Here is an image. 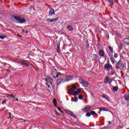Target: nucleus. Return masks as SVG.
Masks as SVG:
<instances>
[{"mask_svg":"<svg viewBox=\"0 0 129 129\" xmlns=\"http://www.w3.org/2000/svg\"><path fill=\"white\" fill-rule=\"evenodd\" d=\"M78 87H79V84H78V83L71 85L68 88V93L70 94V95L74 96L80 94V93H81L82 88H79L77 89Z\"/></svg>","mask_w":129,"mask_h":129,"instance_id":"f257e3e1","label":"nucleus"},{"mask_svg":"<svg viewBox=\"0 0 129 129\" xmlns=\"http://www.w3.org/2000/svg\"><path fill=\"white\" fill-rule=\"evenodd\" d=\"M72 79H73V77H72V76H68L64 77H61L57 80V85H59L61 82H62V83H65V82L71 81Z\"/></svg>","mask_w":129,"mask_h":129,"instance_id":"f03ea898","label":"nucleus"},{"mask_svg":"<svg viewBox=\"0 0 129 129\" xmlns=\"http://www.w3.org/2000/svg\"><path fill=\"white\" fill-rule=\"evenodd\" d=\"M13 21L15 23H20V24H24L26 23V21L25 18L19 16H14L13 17Z\"/></svg>","mask_w":129,"mask_h":129,"instance_id":"7ed1b4c3","label":"nucleus"},{"mask_svg":"<svg viewBox=\"0 0 129 129\" xmlns=\"http://www.w3.org/2000/svg\"><path fill=\"white\" fill-rule=\"evenodd\" d=\"M79 81L80 84L82 85V86L84 87H88L89 84L87 81H86L85 80L83 79V78H80L79 79Z\"/></svg>","mask_w":129,"mask_h":129,"instance_id":"20e7f679","label":"nucleus"},{"mask_svg":"<svg viewBox=\"0 0 129 129\" xmlns=\"http://www.w3.org/2000/svg\"><path fill=\"white\" fill-rule=\"evenodd\" d=\"M51 75L54 79H56V78H58L60 75H61V74H59L57 73V70L56 69H54L52 70V72L51 73Z\"/></svg>","mask_w":129,"mask_h":129,"instance_id":"39448f33","label":"nucleus"},{"mask_svg":"<svg viewBox=\"0 0 129 129\" xmlns=\"http://www.w3.org/2000/svg\"><path fill=\"white\" fill-rule=\"evenodd\" d=\"M104 69L107 71H110L112 70V66L110 65L109 63H106L104 66Z\"/></svg>","mask_w":129,"mask_h":129,"instance_id":"423d86ee","label":"nucleus"},{"mask_svg":"<svg viewBox=\"0 0 129 129\" xmlns=\"http://www.w3.org/2000/svg\"><path fill=\"white\" fill-rule=\"evenodd\" d=\"M91 110V106L90 105H87L84 109H83V111L84 112H87Z\"/></svg>","mask_w":129,"mask_h":129,"instance_id":"0eeeda50","label":"nucleus"},{"mask_svg":"<svg viewBox=\"0 0 129 129\" xmlns=\"http://www.w3.org/2000/svg\"><path fill=\"white\" fill-rule=\"evenodd\" d=\"M66 111L68 114H70L71 116H73V117H74V118H76V115L75 114H74V113H73L72 111H69L68 110H66Z\"/></svg>","mask_w":129,"mask_h":129,"instance_id":"6e6552de","label":"nucleus"},{"mask_svg":"<svg viewBox=\"0 0 129 129\" xmlns=\"http://www.w3.org/2000/svg\"><path fill=\"white\" fill-rule=\"evenodd\" d=\"M104 83H111V79L108 78V77H106L104 79Z\"/></svg>","mask_w":129,"mask_h":129,"instance_id":"1a4fd4ad","label":"nucleus"},{"mask_svg":"<svg viewBox=\"0 0 129 129\" xmlns=\"http://www.w3.org/2000/svg\"><path fill=\"white\" fill-rule=\"evenodd\" d=\"M58 18L53 19H50L49 18H47V21L49 22V23H54V22H56V21H58Z\"/></svg>","mask_w":129,"mask_h":129,"instance_id":"9d476101","label":"nucleus"},{"mask_svg":"<svg viewBox=\"0 0 129 129\" xmlns=\"http://www.w3.org/2000/svg\"><path fill=\"white\" fill-rule=\"evenodd\" d=\"M19 62L20 64H22V65H25V66H30V62H26V60L24 61H20Z\"/></svg>","mask_w":129,"mask_h":129,"instance_id":"9b49d317","label":"nucleus"},{"mask_svg":"<svg viewBox=\"0 0 129 129\" xmlns=\"http://www.w3.org/2000/svg\"><path fill=\"white\" fill-rule=\"evenodd\" d=\"M53 15H55V11H54V10L50 9H49V17H52Z\"/></svg>","mask_w":129,"mask_h":129,"instance_id":"f8f14e48","label":"nucleus"},{"mask_svg":"<svg viewBox=\"0 0 129 129\" xmlns=\"http://www.w3.org/2000/svg\"><path fill=\"white\" fill-rule=\"evenodd\" d=\"M123 41L125 44L129 45V37L124 38Z\"/></svg>","mask_w":129,"mask_h":129,"instance_id":"ddd939ff","label":"nucleus"},{"mask_svg":"<svg viewBox=\"0 0 129 129\" xmlns=\"http://www.w3.org/2000/svg\"><path fill=\"white\" fill-rule=\"evenodd\" d=\"M99 54L101 57H104V51L100 49L99 51Z\"/></svg>","mask_w":129,"mask_h":129,"instance_id":"4468645a","label":"nucleus"},{"mask_svg":"<svg viewBox=\"0 0 129 129\" xmlns=\"http://www.w3.org/2000/svg\"><path fill=\"white\" fill-rule=\"evenodd\" d=\"M102 97H103V98H105V99H106V100H108V101H110V99H109V97H108V96H107V95L103 94L102 95Z\"/></svg>","mask_w":129,"mask_h":129,"instance_id":"2eb2a0df","label":"nucleus"},{"mask_svg":"<svg viewBox=\"0 0 129 129\" xmlns=\"http://www.w3.org/2000/svg\"><path fill=\"white\" fill-rule=\"evenodd\" d=\"M45 81L47 82H48V83H52V82H53V80H52L50 78H45Z\"/></svg>","mask_w":129,"mask_h":129,"instance_id":"dca6fc26","label":"nucleus"},{"mask_svg":"<svg viewBox=\"0 0 129 129\" xmlns=\"http://www.w3.org/2000/svg\"><path fill=\"white\" fill-rule=\"evenodd\" d=\"M99 109L100 110V111H102V110L103 111H108V110L104 107L100 108H99Z\"/></svg>","mask_w":129,"mask_h":129,"instance_id":"f3484780","label":"nucleus"},{"mask_svg":"<svg viewBox=\"0 0 129 129\" xmlns=\"http://www.w3.org/2000/svg\"><path fill=\"white\" fill-rule=\"evenodd\" d=\"M110 60H111V61L112 63V64H113L114 63H116V61H115V59H114V58L111 57H110Z\"/></svg>","mask_w":129,"mask_h":129,"instance_id":"a211bd4d","label":"nucleus"},{"mask_svg":"<svg viewBox=\"0 0 129 129\" xmlns=\"http://www.w3.org/2000/svg\"><path fill=\"white\" fill-rule=\"evenodd\" d=\"M117 90H118V87H117L116 86L113 87V92H116V91H117Z\"/></svg>","mask_w":129,"mask_h":129,"instance_id":"6ab92c4d","label":"nucleus"},{"mask_svg":"<svg viewBox=\"0 0 129 129\" xmlns=\"http://www.w3.org/2000/svg\"><path fill=\"white\" fill-rule=\"evenodd\" d=\"M125 100L128 101L129 100V94L127 93L125 95Z\"/></svg>","mask_w":129,"mask_h":129,"instance_id":"aec40b11","label":"nucleus"},{"mask_svg":"<svg viewBox=\"0 0 129 129\" xmlns=\"http://www.w3.org/2000/svg\"><path fill=\"white\" fill-rule=\"evenodd\" d=\"M108 3L110 5V6H113V1L112 0H107Z\"/></svg>","mask_w":129,"mask_h":129,"instance_id":"412c9836","label":"nucleus"},{"mask_svg":"<svg viewBox=\"0 0 129 129\" xmlns=\"http://www.w3.org/2000/svg\"><path fill=\"white\" fill-rule=\"evenodd\" d=\"M68 30H69V31H73V27L71 26H68Z\"/></svg>","mask_w":129,"mask_h":129,"instance_id":"4be33fe9","label":"nucleus"},{"mask_svg":"<svg viewBox=\"0 0 129 129\" xmlns=\"http://www.w3.org/2000/svg\"><path fill=\"white\" fill-rule=\"evenodd\" d=\"M57 53H59V52H60V44H57Z\"/></svg>","mask_w":129,"mask_h":129,"instance_id":"5701e85b","label":"nucleus"},{"mask_svg":"<svg viewBox=\"0 0 129 129\" xmlns=\"http://www.w3.org/2000/svg\"><path fill=\"white\" fill-rule=\"evenodd\" d=\"M109 50L111 52V53H113V48L111 47V46H109Z\"/></svg>","mask_w":129,"mask_h":129,"instance_id":"b1692460","label":"nucleus"},{"mask_svg":"<svg viewBox=\"0 0 129 129\" xmlns=\"http://www.w3.org/2000/svg\"><path fill=\"white\" fill-rule=\"evenodd\" d=\"M79 99H83V95L82 94L79 95Z\"/></svg>","mask_w":129,"mask_h":129,"instance_id":"393cba45","label":"nucleus"},{"mask_svg":"<svg viewBox=\"0 0 129 129\" xmlns=\"http://www.w3.org/2000/svg\"><path fill=\"white\" fill-rule=\"evenodd\" d=\"M53 104L55 105V106H56V105L57 104V101H56L55 99H53Z\"/></svg>","mask_w":129,"mask_h":129,"instance_id":"a878e982","label":"nucleus"},{"mask_svg":"<svg viewBox=\"0 0 129 129\" xmlns=\"http://www.w3.org/2000/svg\"><path fill=\"white\" fill-rule=\"evenodd\" d=\"M86 116H88V117L91 116V113L87 112L86 114Z\"/></svg>","mask_w":129,"mask_h":129,"instance_id":"bb28decb","label":"nucleus"},{"mask_svg":"<svg viewBox=\"0 0 129 129\" xmlns=\"http://www.w3.org/2000/svg\"><path fill=\"white\" fill-rule=\"evenodd\" d=\"M6 37L7 36H4L3 35L0 36V39H1L2 40H4V39H5Z\"/></svg>","mask_w":129,"mask_h":129,"instance_id":"cd10ccee","label":"nucleus"},{"mask_svg":"<svg viewBox=\"0 0 129 129\" xmlns=\"http://www.w3.org/2000/svg\"><path fill=\"white\" fill-rule=\"evenodd\" d=\"M75 100H74V101L75 102H77V101H78V99L77 98V97L76 96H75Z\"/></svg>","mask_w":129,"mask_h":129,"instance_id":"c85d7f7f","label":"nucleus"},{"mask_svg":"<svg viewBox=\"0 0 129 129\" xmlns=\"http://www.w3.org/2000/svg\"><path fill=\"white\" fill-rule=\"evenodd\" d=\"M91 114H92V115H95V111H92L91 112Z\"/></svg>","mask_w":129,"mask_h":129,"instance_id":"c756f323","label":"nucleus"},{"mask_svg":"<svg viewBox=\"0 0 129 129\" xmlns=\"http://www.w3.org/2000/svg\"><path fill=\"white\" fill-rule=\"evenodd\" d=\"M13 96H14V95H13V94H9L7 96V97H13Z\"/></svg>","mask_w":129,"mask_h":129,"instance_id":"7c9ffc66","label":"nucleus"},{"mask_svg":"<svg viewBox=\"0 0 129 129\" xmlns=\"http://www.w3.org/2000/svg\"><path fill=\"white\" fill-rule=\"evenodd\" d=\"M114 58H116L117 57V53H114Z\"/></svg>","mask_w":129,"mask_h":129,"instance_id":"2f4dec72","label":"nucleus"},{"mask_svg":"<svg viewBox=\"0 0 129 129\" xmlns=\"http://www.w3.org/2000/svg\"><path fill=\"white\" fill-rule=\"evenodd\" d=\"M57 109L60 112H63L61 110V108H60V107H58Z\"/></svg>","mask_w":129,"mask_h":129,"instance_id":"473e14b6","label":"nucleus"},{"mask_svg":"<svg viewBox=\"0 0 129 129\" xmlns=\"http://www.w3.org/2000/svg\"><path fill=\"white\" fill-rule=\"evenodd\" d=\"M6 101L5 100V101L2 102V104H5V103H6Z\"/></svg>","mask_w":129,"mask_h":129,"instance_id":"72a5a7b5","label":"nucleus"},{"mask_svg":"<svg viewBox=\"0 0 129 129\" xmlns=\"http://www.w3.org/2000/svg\"><path fill=\"white\" fill-rule=\"evenodd\" d=\"M15 101H19V99L16 98V99H15Z\"/></svg>","mask_w":129,"mask_h":129,"instance_id":"f704fd0d","label":"nucleus"},{"mask_svg":"<svg viewBox=\"0 0 129 129\" xmlns=\"http://www.w3.org/2000/svg\"><path fill=\"white\" fill-rule=\"evenodd\" d=\"M12 98L13 99H15L16 98V97H14V96H13Z\"/></svg>","mask_w":129,"mask_h":129,"instance_id":"c9c22d12","label":"nucleus"},{"mask_svg":"<svg viewBox=\"0 0 129 129\" xmlns=\"http://www.w3.org/2000/svg\"><path fill=\"white\" fill-rule=\"evenodd\" d=\"M12 70H13V71H16V69H12Z\"/></svg>","mask_w":129,"mask_h":129,"instance_id":"e433bc0d","label":"nucleus"},{"mask_svg":"<svg viewBox=\"0 0 129 129\" xmlns=\"http://www.w3.org/2000/svg\"><path fill=\"white\" fill-rule=\"evenodd\" d=\"M119 64H120L119 62L117 63V65H118V66H119Z\"/></svg>","mask_w":129,"mask_h":129,"instance_id":"4c0bfd02","label":"nucleus"},{"mask_svg":"<svg viewBox=\"0 0 129 129\" xmlns=\"http://www.w3.org/2000/svg\"><path fill=\"white\" fill-rule=\"evenodd\" d=\"M12 114L11 113H9V115L11 116V115Z\"/></svg>","mask_w":129,"mask_h":129,"instance_id":"58836bf2","label":"nucleus"},{"mask_svg":"<svg viewBox=\"0 0 129 129\" xmlns=\"http://www.w3.org/2000/svg\"><path fill=\"white\" fill-rule=\"evenodd\" d=\"M26 33H28V31H26Z\"/></svg>","mask_w":129,"mask_h":129,"instance_id":"ea45409f","label":"nucleus"},{"mask_svg":"<svg viewBox=\"0 0 129 129\" xmlns=\"http://www.w3.org/2000/svg\"><path fill=\"white\" fill-rule=\"evenodd\" d=\"M109 123H111V122H109Z\"/></svg>","mask_w":129,"mask_h":129,"instance_id":"a19ab883","label":"nucleus"},{"mask_svg":"<svg viewBox=\"0 0 129 129\" xmlns=\"http://www.w3.org/2000/svg\"><path fill=\"white\" fill-rule=\"evenodd\" d=\"M23 32H25V31H24V30H23Z\"/></svg>","mask_w":129,"mask_h":129,"instance_id":"79ce46f5","label":"nucleus"},{"mask_svg":"<svg viewBox=\"0 0 129 129\" xmlns=\"http://www.w3.org/2000/svg\"><path fill=\"white\" fill-rule=\"evenodd\" d=\"M9 72H11V71H9Z\"/></svg>","mask_w":129,"mask_h":129,"instance_id":"37998d69","label":"nucleus"},{"mask_svg":"<svg viewBox=\"0 0 129 129\" xmlns=\"http://www.w3.org/2000/svg\"><path fill=\"white\" fill-rule=\"evenodd\" d=\"M49 87H50V86H48V88H49Z\"/></svg>","mask_w":129,"mask_h":129,"instance_id":"c03bdc74","label":"nucleus"},{"mask_svg":"<svg viewBox=\"0 0 129 129\" xmlns=\"http://www.w3.org/2000/svg\"><path fill=\"white\" fill-rule=\"evenodd\" d=\"M95 57H96V55H95Z\"/></svg>","mask_w":129,"mask_h":129,"instance_id":"a18cd8bd","label":"nucleus"}]
</instances>
